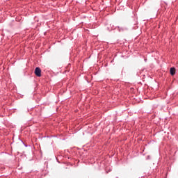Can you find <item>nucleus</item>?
<instances>
[{
  "mask_svg": "<svg viewBox=\"0 0 178 178\" xmlns=\"http://www.w3.org/2000/svg\"><path fill=\"white\" fill-rule=\"evenodd\" d=\"M35 74L38 77H41V69L40 67H36L35 70Z\"/></svg>",
  "mask_w": 178,
  "mask_h": 178,
  "instance_id": "nucleus-1",
  "label": "nucleus"
},
{
  "mask_svg": "<svg viewBox=\"0 0 178 178\" xmlns=\"http://www.w3.org/2000/svg\"><path fill=\"white\" fill-rule=\"evenodd\" d=\"M170 73L171 76H175V74H176V68L171 67L170 70Z\"/></svg>",
  "mask_w": 178,
  "mask_h": 178,
  "instance_id": "nucleus-2",
  "label": "nucleus"
}]
</instances>
